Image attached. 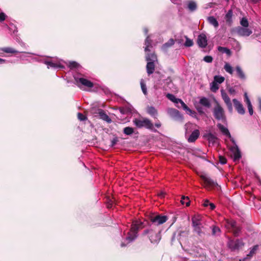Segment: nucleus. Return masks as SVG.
Masks as SVG:
<instances>
[{
	"label": "nucleus",
	"instance_id": "obj_52",
	"mask_svg": "<svg viewBox=\"0 0 261 261\" xmlns=\"http://www.w3.org/2000/svg\"><path fill=\"white\" fill-rule=\"evenodd\" d=\"M77 117L80 121H84L87 118L85 115L80 113L77 114Z\"/></svg>",
	"mask_w": 261,
	"mask_h": 261
},
{
	"label": "nucleus",
	"instance_id": "obj_38",
	"mask_svg": "<svg viewBox=\"0 0 261 261\" xmlns=\"http://www.w3.org/2000/svg\"><path fill=\"white\" fill-rule=\"evenodd\" d=\"M140 85H141V89H142L143 93H144V95H147V88L146 86V84L144 82V81L143 79H142L140 81Z\"/></svg>",
	"mask_w": 261,
	"mask_h": 261
},
{
	"label": "nucleus",
	"instance_id": "obj_1",
	"mask_svg": "<svg viewBox=\"0 0 261 261\" xmlns=\"http://www.w3.org/2000/svg\"><path fill=\"white\" fill-rule=\"evenodd\" d=\"M145 51L146 53V60L147 61L146 65V70L148 74H151L153 73L155 68V62L157 61V57L153 53H149L150 51V48L152 46V40L150 38V36L148 35L145 41Z\"/></svg>",
	"mask_w": 261,
	"mask_h": 261
},
{
	"label": "nucleus",
	"instance_id": "obj_35",
	"mask_svg": "<svg viewBox=\"0 0 261 261\" xmlns=\"http://www.w3.org/2000/svg\"><path fill=\"white\" fill-rule=\"evenodd\" d=\"M224 80V77L220 75H215L214 77V81L216 82L218 84L222 83Z\"/></svg>",
	"mask_w": 261,
	"mask_h": 261
},
{
	"label": "nucleus",
	"instance_id": "obj_54",
	"mask_svg": "<svg viewBox=\"0 0 261 261\" xmlns=\"http://www.w3.org/2000/svg\"><path fill=\"white\" fill-rule=\"evenodd\" d=\"M7 17L6 15L4 12L0 13V22L4 21Z\"/></svg>",
	"mask_w": 261,
	"mask_h": 261
},
{
	"label": "nucleus",
	"instance_id": "obj_50",
	"mask_svg": "<svg viewBox=\"0 0 261 261\" xmlns=\"http://www.w3.org/2000/svg\"><path fill=\"white\" fill-rule=\"evenodd\" d=\"M203 60L206 63H211L213 61V58L210 56H206L204 57Z\"/></svg>",
	"mask_w": 261,
	"mask_h": 261
},
{
	"label": "nucleus",
	"instance_id": "obj_30",
	"mask_svg": "<svg viewBox=\"0 0 261 261\" xmlns=\"http://www.w3.org/2000/svg\"><path fill=\"white\" fill-rule=\"evenodd\" d=\"M242 227L237 225L235 227L232 229L233 234L235 237H238L241 231Z\"/></svg>",
	"mask_w": 261,
	"mask_h": 261
},
{
	"label": "nucleus",
	"instance_id": "obj_49",
	"mask_svg": "<svg viewBox=\"0 0 261 261\" xmlns=\"http://www.w3.org/2000/svg\"><path fill=\"white\" fill-rule=\"evenodd\" d=\"M126 112L128 114H132L134 111V108L132 106H126L125 107Z\"/></svg>",
	"mask_w": 261,
	"mask_h": 261
},
{
	"label": "nucleus",
	"instance_id": "obj_60",
	"mask_svg": "<svg viewBox=\"0 0 261 261\" xmlns=\"http://www.w3.org/2000/svg\"><path fill=\"white\" fill-rule=\"evenodd\" d=\"M209 205L210 206V209L213 210L215 208V205L213 203H210Z\"/></svg>",
	"mask_w": 261,
	"mask_h": 261
},
{
	"label": "nucleus",
	"instance_id": "obj_64",
	"mask_svg": "<svg viewBox=\"0 0 261 261\" xmlns=\"http://www.w3.org/2000/svg\"><path fill=\"white\" fill-rule=\"evenodd\" d=\"M247 259H248V257L246 256V257H244L242 259H240V261H246Z\"/></svg>",
	"mask_w": 261,
	"mask_h": 261
},
{
	"label": "nucleus",
	"instance_id": "obj_63",
	"mask_svg": "<svg viewBox=\"0 0 261 261\" xmlns=\"http://www.w3.org/2000/svg\"><path fill=\"white\" fill-rule=\"evenodd\" d=\"M155 126L156 127L159 128V127H161V123H160V122H159V123H156L155 124Z\"/></svg>",
	"mask_w": 261,
	"mask_h": 261
},
{
	"label": "nucleus",
	"instance_id": "obj_45",
	"mask_svg": "<svg viewBox=\"0 0 261 261\" xmlns=\"http://www.w3.org/2000/svg\"><path fill=\"white\" fill-rule=\"evenodd\" d=\"M220 232V229L216 226H213L212 234L214 236L218 235Z\"/></svg>",
	"mask_w": 261,
	"mask_h": 261
},
{
	"label": "nucleus",
	"instance_id": "obj_28",
	"mask_svg": "<svg viewBox=\"0 0 261 261\" xmlns=\"http://www.w3.org/2000/svg\"><path fill=\"white\" fill-rule=\"evenodd\" d=\"M1 50L3 51L4 52L6 53H11V54H15V53H23L22 51H18L14 48L10 47H3L1 48Z\"/></svg>",
	"mask_w": 261,
	"mask_h": 261
},
{
	"label": "nucleus",
	"instance_id": "obj_21",
	"mask_svg": "<svg viewBox=\"0 0 261 261\" xmlns=\"http://www.w3.org/2000/svg\"><path fill=\"white\" fill-rule=\"evenodd\" d=\"M194 232H196L198 236L201 237L202 235L204 234V232L203 231L202 229L203 228V226L202 224L200 225H198L197 226H193Z\"/></svg>",
	"mask_w": 261,
	"mask_h": 261
},
{
	"label": "nucleus",
	"instance_id": "obj_10",
	"mask_svg": "<svg viewBox=\"0 0 261 261\" xmlns=\"http://www.w3.org/2000/svg\"><path fill=\"white\" fill-rule=\"evenodd\" d=\"M167 112L168 114L174 120L179 122L183 121V116L178 110L173 108H168Z\"/></svg>",
	"mask_w": 261,
	"mask_h": 261
},
{
	"label": "nucleus",
	"instance_id": "obj_27",
	"mask_svg": "<svg viewBox=\"0 0 261 261\" xmlns=\"http://www.w3.org/2000/svg\"><path fill=\"white\" fill-rule=\"evenodd\" d=\"M199 103L203 106L209 108L211 107V103L208 98L202 97L200 99Z\"/></svg>",
	"mask_w": 261,
	"mask_h": 261
},
{
	"label": "nucleus",
	"instance_id": "obj_6",
	"mask_svg": "<svg viewBox=\"0 0 261 261\" xmlns=\"http://www.w3.org/2000/svg\"><path fill=\"white\" fill-rule=\"evenodd\" d=\"M134 124L138 127H145L148 129H152L153 125L151 122L147 118L137 119L133 120Z\"/></svg>",
	"mask_w": 261,
	"mask_h": 261
},
{
	"label": "nucleus",
	"instance_id": "obj_25",
	"mask_svg": "<svg viewBox=\"0 0 261 261\" xmlns=\"http://www.w3.org/2000/svg\"><path fill=\"white\" fill-rule=\"evenodd\" d=\"M207 20L208 23L215 28H217L219 27L218 21L214 16L208 17Z\"/></svg>",
	"mask_w": 261,
	"mask_h": 261
},
{
	"label": "nucleus",
	"instance_id": "obj_59",
	"mask_svg": "<svg viewBox=\"0 0 261 261\" xmlns=\"http://www.w3.org/2000/svg\"><path fill=\"white\" fill-rule=\"evenodd\" d=\"M258 108H259V110L261 111V98L260 97H259L258 98Z\"/></svg>",
	"mask_w": 261,
	"mask_h": 261
},
{
	"label": "nucleus",
	"instance_id": "obj_13",
	"mask_svg": "<svg viewBox=\"0 0 261 261\" xmlns=\"http://www.w3.org/2000/svg\"><path fill=\"white\" fill-rule=\"evenodd\" d=\"M221 94L222 98L226 104L228 111L230 113H232L233 111V107L230 98L224 90H221Z\"/></svg>",
	"mask_w": 261,
	"mask_h": 261
},
{
	"label": "nucleus",
	"instance_id": "obj_40",
	"mask_svg": "<svg viewBox=\"0 0 261 261\" xmlns=\"http://www.w3.org/2000/svg\"><path fill=\"white\" fill-rule=\"evenodd\" d=\"M177 100H175L174 103L176 104V106L177 108H183L184 106L186 105L181 99L179 98H177Z\"/></svg>",
	"mask_w": 261,
	"mask_h": 261
},
{
	"label": "nucleus",
	"instance_id": "obj_12",
	"mask_svg": "<svg viewBox=\"0 0 261 261\" xmlns=\"http://www.w3.org/2000/svg\"><path fill=\"white\" fill-rule=\"evenodd\" d=\"M230 156L234 162H239L242 157V153L239 148H229Z\"/></svg>",
	"mask_w": 261,
	"mask_h": 261
},
{
	"label": "nucleus",
	"instance_id": "obj_58",
	"mask_svg": "<svg viewBox=\"0 0 261 261\" xmlns=\"http://www.w3.org/2000/svg\"><path fill=\"white\" fill-rule=\"evenodd\" d=\"M171 2L174 4H179L181 2V0H170Z\"/></svg>",
	"mask_w": 261,
	"mask_h": 261
},
{
	"label": "nucleus",
	"instance_id": "obj_48",
	"mask_svg": "<svg viewBox=\"0 0 261 261\" xmlns=\"http://www.w3.org/2000/svg\"><path fill=\"white\" fill-rule=\"evenodd\" d=\"M166 97L170 100L171 101L174 102L175 100H177V98L175 97V96L172 94L168 93L166 95Z\"/></svg>",
	"mask_w": 261,
	"mask_h": 261
},
{
	"label": "nucleus",
	"instance_id": "obj_15",
	"mask_svg": "<svg viewBox=\"0 0 261 261\" xmlns=\"http://www.w3.org/2000/svg\"><path fill=\"white\" fill-rule=\"evenodd\" d=\"M232 102L238 113L241 115L244 114L245 110L241 102L236 98L232 99Z\"/></svg>",
	"mask_w": 261,
	"mask_h": 261
},
{
	"label": "nucleus",
	"instance_id": "obj_4",
	"mask_svg": "<svg viewBox=\"0 0 261 261\" xmlns=\"http://www.w3.org/2000/svg\"><path fill=\"white\" fill-rule=\"evenodd\" d=\"M213 115L216 119L227 124V120L224 110L218 102H217L216 106L214 108Z\"/></svg>",
	"mask_w": 261,
	"mask_h": 261
},
{
	"label": "nucleus",
	"instance_id": "obj_46",
	"mask_svg": "<svg viewBox=\"0 0 261 261\" xmlns=\"http://www.w3.org/2000/svg\"><path fill=\"white\" fill-rule=\"evenodd\" d=\"M184 110H185L187 114L193 115V114H195L196 113L192 110H191L190 109H189L186 105H185L184 107L182 108Z\"/></svg>",
	"mask_w": 261,
	"mask_h": 261
},
{
	"label": "nucleus",
	"instance_id": "obj_33",
	"mask_svg": "<svg viewBox=\"0 0 261 261\" xmlns=\"http://www.w3.org/2000/svg\"><path fill=\"white\" fill-rule=\"evenodd\" d=\"M218 49L220 52H221L222 53H225L228 56H230L231 55V51L230 50V49L226 47L219 46Z\"/></svg>",
	"mask_w": 261,
	"mask_h": 261
},
{
	"label": "nucleus",
	"instance_id": "obj_55",
	"mask_svg": "<svg viewBox=\"0 0 261 261\" xmlns=\"http://www.w3.org/2000/svg\"><path fill=\"white\" fill-rule=\"evenodd\" d=\"M119 111L122 114H127L125 110V107L119 108Z\"/></svg>",
	"mask_w": 261,
	"mask_h": 261
},
{
	"label": "nucleus",
	"instance_id": "obj_20",
	"mask_svg": "<svg viewBox=\"0 0 261 261\" xmlns=\"http://www.w3.org/2000/svg\"><path fill=\"white\" fill-rule=\"evenodd\" d=\"M191 220L192 227L202 224L201 217L200 215H194L192 217Z\"/></svg>",
	"mask_w": 261,
	"mask_h": 261
},
{
	"label": "nucleus",
	"instance_id": "obj_36",
	"mask_svg": "<svg viewBox=\"0 0 261 261\" xmlns=\"http://www.w3.org/2000/svg\"><path fill=\"white\" fill-rule=\"evenodd\" d=\"M224 68L227 72L231 74H232L233 71V68L229 63H226L224 65Z\"/></svg>",
	"mask_w": 261,
	"mask_h": 261
},
{
	"label": "nucleus",
	"instance_id": "obj_32",
	"mask_svg": "<svg viewBox=\"0 0 261 261\" xmlns=\"http://www.w3.org/2000/svg\"><path fill=\"white\" fill-rule=\"evenodd\" d=\"M67 64L71 69H76L80 67L79 64L75 61H69Z\"/></svg>",
	"mask_w": 261,
	"mask_h": 261
},
{
	"label": "nucleus",
	"instance_id": "obj_61",
	"mask_svg": "<svg viewBox=\"0 0 261 261\" xmlns=\"http://www.w3.org/2000/svg\"><path fill=\"white\" fill-rule=\"evenodd\" d=\"M6 63V61L5 59H3L2 58H0V65Z\"/></svg>",
	"mask_w": 261,
	"mask_h": 261
},
{
	"label": "nucleus",
	"instance_id": "obj_37",
	"mask_svg": "<svg viewBox=\"0 0 261 261\" xmlns=\"http://www.w3.org/2000/svg\"><path fill=\"white\" fill-rule=\"evenodd\" d=\"M226 223L228 227L231 229L238 225L237 222L233 220H227Z\"/></svg>",
	"mask_w": 261,
	"mask_h": 261
},
{
	"label": "nucleus",
	"instance_id": "obj_34",
	"mask_svg": "<svg viewBox=\"0 0 261 261\" xmlns=\"http://www.w3.org/2000/svg\"><path fill=\"white\" fill-rule=\"evenodd\" d=\"M232 16V11L231 10H229L227 12L225 15L226 21L228 23H230L231 22V18Z\"/></svg>",
	"mask_w": 261,
	"mask_h": 261
},
{
	"label": "nucleus",
	"instance_id": "obj_62",
	"mask_svg": "<svg viewBox=\"0 0 261 261\" xmlns=\"http://www.w3.org/2000/svg\"><path fill=\"white\" fill-rule=\"evenodd\" d=\"M143 31L145 35H147L148 32V29L146 28H144L143 29Z\"/></svg>",
	"mask_w": 261,
	"mask_h": 261
},
{
	"label": "nucleus",
	"instance_id": "obj_14",
	"mask_svg": "<svg viewBox=\"0 0 261 261\" xmlns=\"http://www.w3.org/2000/svg\"><path fill=\"white\" fill-rule=\"evenodd\" d=\"M217 127H218L220 131L221 132V133L225 136L226 137H228L230 139V140L232 141L233 144L234 145H235L234 147H238L235 141L233 140V138H231L230 134L226 126H224L223 125L221 124L220 123H218L217 125Z\"/></svg>",
	"mask_w": 261,
	"mask_h": 261
},
{
	"label": "nucleus",
	"instance_id": "obj_41",
	"mask_svg": "<svg viewBox=\"0 0 261 261\" xmlns=\"http://www.w3.org/2000/svg\"><path fill=\"white\" fill-rule=\"evenodd\" d=\"M180 202L182 204H186L187 206L190 205V201L188 197L182 196Z\"/></svg>",
	"mask_w": 261,
	"mask_h": 261
},
{
	"label": "nucleus",
	"instance_id": "obj_23",
	"mask_svg": "<svg viewBox=\"0 0 261 261\" xmlns=\"http://www.w3.org/2000/svg\"><path fill=\"white\" fill-rule=\"evenodd\" d=\"M175 41L173 39H170L166 43L164 44L162 46V49L164 51H166L168 48L171 47L174 45Z\"/></svg>",
	"mask_w": 261,
	"mask_h": 261
},
{
	"label": "nucleus",
	"instance_id": "obj_24",
	"mask_svg": "<svg viewBox=\"0 0 261 261\" xmlns=\"http://www.w3.org/2000/svg\"><path fill=\"white\" fill-rule=\"evenodd\" d=\"M236 71L237 75L240 79L243 80H245L246 79V75L240 66H236Z\"/></svg>",
	"mask_w": 261,
	"mask_h": 261
},
{
	"label": "nucleus",
	"instance_id": "obj_11",
	"mask_svg": "<svg viewBox=\"0 0 261 261\" xmlns=\"http://www.w3.org/2000/svg\"><path fill=\"white\" fill-rule=\"evenodd\" d=\"M61 62L60 60L53 58L50 60H45L44 63L47 65V68H64V66L62 65Z\"/></svg>",
	"mask_w": 261,
	"mask_h": 261
},
{
	"label": "nucleus",
	"instance_id": "obj_26",
	"mask_svg": "<svg viewBox=\"0 0 261 261\" xmlns=\"http://www.w3.org/2000/svg\"><path fill=\"white\" fill-rule=\"evenodd\" d=\"M187 6L190 11H194L197 9V4L194 1H188L187 2Z\"/></svg>",
	"mask_w": 261,
	"mask_h": 261
},
{
	"label": "nucleus",
	"instance_id": "obj_44",
	"mask_svg": "<svg viewBox=\"0 0 261 261\" xmlns=\"http://www.w3.org/2000/svg\"><path fill=\"white\" fill-rule=\"evenodd\" d=\"M206 138L209 142L214 143L217 140V138L213 134L209 133L206 135Z\"/></svg>",
	"mask_w": 261,
	"mask_h": 261
},
{
	"label": "nucleus",
	"instance_id": "obj_56",
	"mask_svg": "<svg viewBox=\"0 0 261 261\" xmlns=\"http://www.w3.org/2000/svg\"><path fill=\"white\" fill-rule=\"evenodd\" d=\"M228 91L231 94H234L236 93V90L234 88L231 87L228 89Z\"/></svg>",
	"mask_w": 261,
	"mask_h": 261
},
{
	"label": "nucleus",
	"instance_id": "obj_5",
	"mask_svg": "<svg viewBox=\"0 0 261 261\" xmlns=\"http://www.w3.org/2000/svg\"><path fill=\"white\" fill-rule=\"evenodd\" d=\"M245 243L242 239H229L227 246L231 251H238L242 249Z\"/></svg>",
	"mask_w": 261,
	"mask_h": 261
},
{
	"label": "nucleus",
	"instance_id": "obj_8",
	"mask_svg": "<svg viewBox=\"0 0 261 261\" xmlns=\"http://www.w3.org/2000/svg\"><path fill=\"white\" fill-rule=\"evenodd\" d=\"M151 224L156 226L163 224L167 220V217L166 216H161L160 215L151 216L149 218Z\"/></svg>",
	"mask_w": 261,
	"mask_h": 261
},
{
	"label": "nucleus",
	"instance_id": "obj_3",
	"mask_svg": "<svg viewBox=\"0 0 261 261\" xmlns=\"http://www.w3.org/2000/svg\"><path fill=\"white\" fill-rule=\"evenodd\" d=\"M143 223L140 220H135L133 222L130 231L128 233V236L126 238V240L128 243L135 241L138 237V231L139 230L144 227Z\"/></svg>",
	"mask_w": 261,
	"mask_h": 261
},
{
	"label": "nucleus",
	"instance_id": "obj_43",
	"mask_svg": "<svg viewBox=\"0 0 261 261\" xmlns=\"http://www.w3.org/2000/svg\"><path fill=\"white\" fill-rule=\"evenodd\" d=\"M240 24L244 28H247L249 25L248 20L245 17H243L241 19L240 21Z\"/></svg>",
	"mask_w": 261,
	"mask_h": 261
},
{
	"label": "nucleus",
	"instance_id": "obj_57",
	"mask_svg": "<svg viewBox=\"0 0 261 261\" xmlns=\"http://www.w3.org/2000/svg\"><path fill=\"white\" fill-rule=\"evenodd\" d=\"M210 203V202L208 200L205 199L203 202V205L205 207H207L209 205Z\"/></svg>",
	"mask_w": 261,
	"mask_h": 261
},
{
	"label": "nucleus",
	"instance_id": "obj_18",
	"mask_svg": "<svg viewBox=\"0 0 261 261\" xmlns=\"http://www.w3.org/2000/svg\"><path fill=\"white\" fill-rule=\"evenodd\" d=\"M98 114L100 116V119L106 121L107 122L110 123L112 122L111 119L109 116L104 112L102 110H98Z\"/></svg>",
	"mask_w": 261,
	"mask_h": 261
},
{
	"label": "nucleus",
	"instance_id": "obj_9",
	"mask_svg": "<svg viewBox=\"0 0 261 261\" xmlns=\"http://www.w3.org/2000/svg\"><path fill=\"white\" fill-rule=\"evenodd\" d=\"M231 32L232 33H236L243 37L249 36L252 33V31L250 29L242 27L234 28L232 29Z\"/></svg>",
	"mask_w": 261,
	"mask_h": 261
},
{
	"label": "nucleus",
	"instance_id": "obj_39",
	"mask_svg": "<svg viewBox=\"0 0 261 261\" xmlns=\"http://www.w3.org/2000/svg\"><path fill=\"white\" fill-rule=\"evenodd\" d=\"M123 133L126 135H130L134 133V128L131 127H126L123 129Z\"/></svg>",
	"mask_w": 261,
	"mask_h": 261
},
{
	"label": "nucleus",
	"instance_id": "obj_7",
	"mask_svg": "<svg viewBox=\"0 0 261 261\" xmlns=\"http://www.w3.org/2000/svg\"><path fill=\"white\" fill-rule=\"evenodd\" d=\"M74 79L77 86L80 88H82L83 86L87 88H92L93 87V83L85 78L74 76Z\"/></svg>",
	"mask_w": 261,
	"mask_h": 261
},
{
	"label": "nucleus",
	"instance_id": "obj_42",
	"mask_svg": "<svg viewBox=\"0 0 261 261\" xmlns=\"http://www.w3.org/2000/svg\"><path fill=\"white\" fill-rule=\"evenodd\" d=\"M186 40L184 44V45L186 47H191L193 45V41L189 39L187 36H185Z\"/></svg>",
	"mask_w": 261,
	"mask_h": 261
},
{
	"label": "nucleus",
	"instance_id": "obj_2",
	"mask_svg": "<svg viewBox=\"0 0 261 261\" xmlns=\"http://www.w3.org/2000/svg\"><path fill=\"white\" fill-rule=\"evenodd\" d=\"M161 231L162 230L159 227H153L150 226L149 228L146 229L143 231L142 236H147L152 244H158L162 238Z\"/></svg>",
	"mask_w": 261,
	"mask_h": 261
},
{
	"label": "nucleus",
	"instance_id": "obj_47",
	"mask_svg": "<svg viewBox=\"0 0 261 261\" xmlns=\"http://www.w3.org/2000/svg\"><path fill=\"white\" fill-rule=\"evenodd\" d=\"M219 163L222 165H224L227 163V160L225 157L221 155H219Z\"/></svg>",
	"mask_w": 261,
	"mask_h": 261
},
{
	"label": "nucleus",
	"instance_id": "obj_19",
	"mask_svg": "<svg viewBox=\"0 0 261 261\" xmlns=\"http://www.w3.org/2000/svg\"><path fill=\"white\" fill-rule=\"evenodd\" d=\"M146 111L148 114L154 118L158 116V111L156 109L152 106H147L146 108Z\"/></svg>",
	"mask_w": 261,
	"mask_h": 261
},
{
	"label": "nucleus",
	"instance_id": "obj_16",
	"mask_svg": "<svg viewBox=\"0 0 261 261\" xmlns=\"http://www.w3.org/2000/svg\"><path fill=\"white\" fill-rule=\"evenodd\" d=\"M197 44L201 48H205L206 46L207 40L204 34H201L198 36Z\"/></svg>",
	"mask_w": 261,
	"mask_h": 261
},
{
	"label": "nucleus",
	"instance_id": "obj_17",
	"mask_svg": "<svg viewBox=\"0 0 261 261\" xmlns=\"http://www.w3.org/2000/svg\"><path fill=\"white\" fill-rule=\"evenodd\" d=\"M200 132L198 129H195L192 132L190 136L188 138V141L189 142H195L199 137Z\"/></svg>",
	"mask_w": 261,
	"mask_h": 261
},
{
	"label": "nucleus",
	"instance_id": "obj_31",
	"mask_svg": "<svg viewBox=\"0 0 261 261\" xmlns=\"http://www.w3.org/2000/svg\"><path fill=\"white\" fill-rule=\"evenodd\" d=\"M219 84L215 81L210 84V89L214 92H216L219 89Z\"/></svg>",
	"mask_w": 261,
	"mask_h": 261
},
{
	"label": "nucleus",
	"instance_id": "obj_51",
	"mask_svg": "<svg viewBox=\"0 0 261 261\" xmlns=\"http://www.w3.org/2000/svg\"><path fill=\"white\" fill-rule=\"evenodd\" d=\"M244 101L246 103L247 105L251 104V101L249 99V98L247 95V93L245 92L244 93Z\"/></svg>",
	"mask_w": 261,
	"mask_h": 261
},
{
	"label": "nucleus",
	"instance_id": "obj_53",
	"mask_svg": "<svg viewBox=\"0 0 261 261\" xmlns=\"http://www.w3.org/2000/svg\"><path fill=\"white\" fill-rule=\"evenodd\" d=\"M247 105V107H248V111H249V114L250 115H252L253 113V108H252L251 103V104H249V105Z\"/></svg>",
	"mask_w": 261,
	"mask_h": 261
},
{
	"label": "nucleus",
	"instance_id": "obj_29",
	"mask_svg": "<svg viewBox=\"0 0 261 261\" xmlns=\"http://www.w3.org/2000/svg\"><path fill=\"white\" fill-rule=\"evenodd\" d=\"M258 248V245H254L252 248H251L249 253L247 255L248 259H250L251 257L255 254L256 251Z\"/></svg>",
	"mask_w": 261,
	"mask_h": 261
},
{
	"label": "nucleus",
	"instance_id": "obj_22",
	"mask_svg": "<svg viewBox=\"0 0 261 261\" xmlns=\"http://www.w3.org/2000/svg\"><path fill=\"white\" fill-rule=\"evenodd\" d=\"M201 178L205 184L209 186H214L216 184L213 179L206 175H202Z\"/></svg>",
	"mask_w": 261,
	"mask_h": 261
}]
</instances>
